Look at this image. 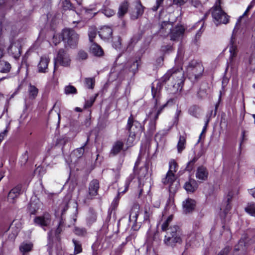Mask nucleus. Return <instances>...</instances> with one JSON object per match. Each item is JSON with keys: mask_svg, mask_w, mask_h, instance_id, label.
I'll return each instance as SVG.
<instances>
[{"mask_svg": "<svg viewBox=\"0 0 255 255\" xmlns=\"http://www.w3.org/2000/svg\"><path fill=\"white\" fill-rule=\"evenodd\" d=\"M184 81V71L181 67H174L169 70L151 88L153 98L155 99V106H157V98L161 88V83L167 85V88L173 93L181 91Z\"/></svg>", "mask_w": 255, "mask_h": 255, "instance_id": "obj_1", "label": "nucleus"}, {"mask_svg": "<svg viewBox=\"0 0 255 255\" xmlns=\"http://www.w3.org/2000/svg\"><path fill=\"white\" fill-rule=\"evenodd\" d=\"M172 220V216H169L161 226L163 231L166 232L164 240V244L172 247L182 242V234L179 227L174 225L168 228L170 223Z\"/></svg>", "mask_w": 255, "mask_h": 255, "instance_id": "obj_2", "label": "nucleus"}, {"mask_svg": "<svg viewBox=\"0 0 255 255\" xmlns=\"http://www.w3.org/2000/svg\"><path fill=\"white\" fill-rule=\"evenodd\" d=\"M172 25L169 21H163L160 25V33L163 36L170 35L171 40H176L184 33L185 29L182 25H177L172 29Z\"/></svg>", "mask_w": 255, "mask_h": 255, "instance_id": "obj_3", "label": "nucleus"}, {"mask_svg": "<svg viewBox=\"0 0 255 255\" xmlns=\"http://www.w3.org/2000/svg\"><path fill=\"white\" fill-rule=\"evenodd\" d=\"M127 129L129 132V137L128 139V142L130 143L133 142L136 135L141 132L142 130L140 123L134 120L132 115H130L128 118Z\"/></svg>", "mask_w": 255, "mask_h": 255, "instance_id": "obj_4", "label": "nucleus"}, {"mask_svg": "<svg viewBox=\"0 0 255 255\" xmlns=\"http://www.w3.org/2000/svg\"><path fill=\"white\" fill-rule=\"evenodd\" d=\"M204 71L203 65L196 60L191 61L187 68V72L189 78L192 81L197 80Z\"/></svg>", "mask_w": 255, "mask_h": 255, "instance_id": "obj_5", "label": "nucleus"}, {"mask_svg": "<svg viewBox=\"0 0 255 255\" xmlns=\"http://www.w3.org/2000/svg\"><path fill=\"white\" fill-rule=\"evenodd\" d=\"M210 11L216 25L221 23L226 24L229 22V16L222 9L220 5H215Z\"/></svg>", "mask_w": 255, "mask_h": 255, "instance_id": "obj_6", "label": "nucleus"}, {"mask_svg": "<svg viewBox=\"0 0 255 255\" xmlns=\"http://www.w3.org/2000/svg\"><path fill=\"white\" fill-rule=\"evenodd\" d=\"M255 242V234L252 235L250 233L244 235L240 240L238 245L235 246L234 250V255H242L245 250L246 244L253 243Z\"/></svg>", "mask_w": 255, "mask_h": 255, "instance_id": "obj_7", "label": "nucleus"}, {"mask_svg": "<svg viewBox=\"0 0 255 255\" xmlns=\"http://www.w3.org/2000/svg\"><path fill=\"white\" fill-rule=\"evenodd\" d=\"M61 37L63 40L66 42L70 46L76 45L79 39L78 35L72 29L63 30Z\"/></svg>", "mask_w": 255, "mask_h": 255, "instance_id": "obj_8", "label": "nucleus"}, {"mask_svg": "<svg viewBox=\"0 0 255 255\" xmlns=\"http://www.w3.org/2000/svg\"><path fill=\"white\" fill-rule=\"evenodd\" d=\"M71 59L67 52L63 49H60L54 59V69L58 64L63 66H68L70 65Z\"/></svg>", "mask_w": 255, "mask_h": 255, "instance_id": "obj_9", "label": "nucleus"}, {"mask_svg": "<svg viewBox=\"0 0 255 255\" xmlns=\"http://www.w3.org/2000/svg\"><path fill=\"white\" fill-rule=\"evenodd\" d=\"M51 218L49 214L46 213L43 215L36 217L34 222L42 228L48 227L51 223Z\"/></svg>", "mask_w": 255, "mask_h": 255, "instance_id": "obj_10", "label": "nucleus"}, {"mask_svg": "<svg viewBox=\"0 0 255 255\" xmlns=\"http://www.w3.org/2000/svg\"><path fill=\"white\" fill-rule=\"evenodd\" d=\"M229 51L230 53V63L233 62L234 58L236 57L238 53V48L236 44V39L235 37L233 34L231 37L230 43L229 45Z\"/></svg>", "mask_w": 255, "mask_h": 255, "instance_id": "obj_11", "label": "nucleus"}, {"mask_svg": "<svg viewBox=\"0 0 255 255\" xmlns=\"http://www.w3.org/2000/svg\"><path fill=\"white\" fill-rule=\"evenodd\" d=\"M8 52L14 58L19 57L21 55V46L18 41L12 43L8 48Z\"/></svg>", "mask_w": 255, "mask_h": 255, "instance_id": "obj_12", "label": "nucleus"}, {"mask_svg": "<svg viewBox=\"0 0 255 255\" xmlns=\"http://www.w3.org/2000/svg\"><path fill=\"white\" fill-rule=\"evenodd\" d=\"M195 201L191 199H187L183 202V212L185 214H188L192 212L195 209Z\"/></svg>", "mask_w": 255, "mask_h": 255, "instance_id": "obj_13", "label": "nucleus"}, {"mask_svg": "<svg viewBox=\"0 0 255 255\" xmlns=\"http://www.w3.org/2000/svg\"><path fill=\"white\" fill-rule=\"evenodd\" d=\"M22 186L18 185L12 188L8 194V200L10 202L14 203L15 199L17 198L20 194Z\"/></svg>", "mask_w": 255, "mask_h": 255, "instance_id": "obj_14", "label": "nucleus"}, {"mask_svg": "<svg viewBox=\"0 0 255 255\" xmlns=\"http://www.w3.org/2000/svg\"><path fill=\"white\" fill-rule=\"evenodd\" d=\"M175 177L174 174L167 172L165 177L162 179V182L164 184L169 185V191L171 192L175 191V189L173 187V183L175 182Z\"/></svg>", "mask_w": 255, "mask_h": 255, "instance_id": "obj_15", "label": "nucleus"}, {"mask_svg": "<svg viewBox=\"0 0 255 255\" xmlns=\"http://www.w3.org/2000/svg\"><path fill=\"white\" fill-rule=\"evenodd\" d=\"M198 184L197 181L193 179H190L186 182L184 185V188L188 193H193L197 189Z\"/></svg>", "mask_w": 255, "mask_h": 255, "instance_id": "obj_16", "label": "nucleus"}, {"mask_svg": "<svg viewBox=\"0 0 255 255\" xmlns=\"http://www.w3.org/2000/svg\"><path fill=\"white\" fill-rule=\"evenodd\" d=\"M208 172L206 168L203 166L199 167L197 169L196 177L199 180L205 181L207 180Z\"/></svg>", "mask_w": 255, "mask_h": 255, "instance_id": "obj_17", "label": "nucleus"}, {"mask_svg": "<svg viewBox=\"0 0 255 255\" xmlns=\"http://www.w3.org/2000/svg\"><path fill=\"white\" fill-rule=\"evenodd\" d=\"M113 33L111 28L108 26H104L99 31V36L103 39H109Z\"/></svg>", "mask_w": 255, "mask_h": 255, "instance_id": "obj_18", "label": "nucleus"}, {"mask_svg": "<svg viewBox=\"0 0 255 255\" xmlns=\"http://www.w3.org/2000/svg\"><path fill=\"white\" fill-rule=\"evenodd\" d=\"M99 188V181L96 180H92L89 185V195L93 197L97 195L98 190Z\"/></svg>", "mask_w": 255, "mask_h": 255, "instance_id": "obj_19", "label": "nucleus"}, {"mask_svg": "<svg viewBox=\"0 0 255 255\" xmlns=\"http://www.w3.org/2000/svg\"><path fill=\"white\" fill-rule=\"evenodd\" d=\"M49 62V59L48 58L45 56L41 57L40 62L38 65V72L40 73L46 72Z\"/></svg>", "mask_w": 255, "mask_h": 255, "instance_id": "obj_20", "label": "nucleus"}, {"mask_svg": "<svg viewBox=\"0 0 255 255\" xmlns=\"http://www.w3.org/2000/svg\"><path fill=\"white\" fill-rule=\"evenodd\" d=\"M139 211V205L137 204H134L132 206L129 216V220L136 222Z\"/></svg>", "mask_w": 255, "mask_h": 255, "instance_id": "obj_21", "label": "nucleus"}, {"mask_svg": "<svg viewBox=\"0 0 255 255\" xmlns=\"http://www.w3.org/2000/svg\"><path fill=\"white\" fill-rule=\"evenodd\" d=\"M128 5V3L127 0H125L121 3L118 12V15L119 17H122L126 13H127Z\"/></svg>", "mask_w": 255, "mask_h": 255, "instance_id": "obj_22", "label": "nucleus"}, {"mask_svg": "<svg viewBox=\"0 0 255 255\" xmlns=\"http://www.w3.org/2000/svg\"><path fill=\"white\" fill-rule=\"evenodd\" d=\"M124 143L120 140L117 141L113 146L111 150L110 154L113 155H116L118 154L123 149Z\"/></svg>", "mask_w": 255, "mask_h": 255, "instance_id": "obj_23", "label": "nucleus"}, {"mask_svg": "<svg viewBox=\"0 0 255 255\" xmlns=\"http://www.w3.org/2000/svg\"><path fill=\"white\" fill-rule=\"evenodd\" d=\"M90 51L93 54L97 56H101L104 53L102 48L96 43H94L91 45Z\"/></svg>", "mask_w": 255, "mask_h": 255, "instance_id": "obj_24", "label": "nucleus"}, {"mask_svg": "<svg viewBox=\"0 0 255 255\" xmlns=\"http://www.w3.org/2000/svg\"><path fill=\"white\" fill-rule=\"evenodd\" d=\"M33 248V244L31 243H22L19 246V250L23 255L30 252Z\"/></svg>", "mask_w": 255, "mask_h": 255, "instance_id": "obj_25", "label": "nucleus"}, {"mask_svg": "<svg viewBox=\"0 0 255 255\" xmlns=\"http://www.w3.org/2000/svg\"><path fill=\"white\" fill-rule=\"evenodd\" d=\"M133 179V176L130 175L127 179H126L125 183L124 184V186L123 187H119L118 189V194H120L121 193L124 194L126 193L128 188L129 185L131 182L132 180Z\"/></svg>", "mask_w": 255, "mask_h": 255, "instance_id": "obj_26", "label": "nucleus"}, {"mask_svg": "<svg viewBox=\"0 0 255 255\" xmlns=\"http://www.w3.org/2000/svg\"><path fill=\"white\" fill-rule=\"evenodd\" d=\"M89 140V137L88 136L86 142L80 148H78L74 150L73 154L77 157L80 158L82 156L84 153L85 147L87 145Z\"/></svg>", "mask_w": 255, "mask_h": 255, "instance_id": "obj_27", "label": "nucleus"}, {"mask_svg": "<svg viewBox=\"0 0 255 255\" xmlns=\"http://www.w3.org/2000/svg\"><path fill=\"white\" fill-rule=\"evenodd\" d=\"M11 69L10 64L7 61H0V72L8 73Z\"/></svg>", "mask_w": 255, "mask_h": 255, "instance_id": "obj_28", "label": "nucleus"}, {"mask_svg": "<svg viewBox=\"0 0 255 255\" xmlns=\"http://www.w3.org/2000/svg\"><path fill=\"white\" fill-rule=\"evenodd\" d=\"M29 98L31 99H35L38 93V89L34 86L30 84L28 89Z\"/></svg>", "mask_w": 255, "mask_h": 255, "instance_id": "obj_29", "label": "nucleus"}, {"mask_svg": "<svg viewBox=\"0 0 255 255\" xmlns=\"http://www.w3.org/2000/svg\"><path fill=\"white\" fill-rule=\"evenodd\" d=\"M186 138L185 136L180 135L177 143V147L178 152L181 153L185 148Z\"/></svg>", "mask_w": 255, "mask_h": 255, "instance_id": "obj_30", "label": "nucleus"}, {"mask_svg": "<svg viewBox=\"0 0 255 255\" xmlns=\"http://www.w3.org/2000/svg\"><path fill=\"white\" fill-rule=\"evenodd\" d=\"M97 220V214L95 211L92 209L89 211L88 216L87 217V220L90 223H93Z\"/></svg>", "mask_w": 255, "mask_h": 255, "instance_id": "obj_31", "label": "nucleus"}, {"mask_svg": "<svg viewBox=\"0 0 255 255\" xmlns=\"http://www.w3.org/2000/svg\"><path fill=\"white\" fill-rule=\"evenodd\" d=\"M245 211L251 216L255 217V203L249 204L245 208Z\"/></svg>", "mask_w": 255, "mask_h": 255, "instance_id": "obj_32", "label": "nucleus"}, {"mask_svg": "<svg viewBox=\"0 0 255 255\" xmlns=\"http://www.w3.org/2000/svg\"><path fill=\"white\" fill-rule=\"evenodd\" d=\"M85 86L88 89H93L95 85V78H86L84 80Z\"/></svg>", "mask_w": 255, "mask_h": 255, "instance_id": "obj_33", "label": "nucleus"}, {"mask_svg": "<svg viewBox=\"0 0 255 255\" xmlns=\"http://www.w3.org/2000/svg\"><path fill=\"white\" fill-rule=\"evenodd\" d=\"M63 8L64 10H71L75 11V7L68 0H65L62 2Z\"/></svg>", "mask_w": 255, "mask_h": 255, "instance_id": "obj_34", "label": "nucleus"}, {"mask_svg": "<svg viewBox=\"0 0 255 255\" xmlns=\"http://www.w3.org/2000/svg\"><path fill=\"white\" fill-rule=\"evenodd\" d=\"M199 157L195 156L192 160L188 162L186 167V170L189 172L191 171L194 168V165L198 159Z\"/></svg>", "mask_w": 255, "mask_h": 255, "instance_id": "obj_35", "label": "nucleus"}, {"mask_svg": "<svg viewBox=\"0 0 255 255\" xmlns=\"http://www.w3.org/2000/svg\"><path fill=\"white\" fill-rule=\"evenodd\" d=\"M113 46L116 49H121L122 47V39L120 37H115L113 40Z\"/></svg>", "mask_w": 255, "mask_h": 255, "instance_id": "obj_36", "label": "nucleus"}, {"mask_svg": "<svg viewBox=\"0 0 255 255\" xmlns=\"http://www.w3.org/2000/svg\"><path fill=\"white\" fill-rule=\"evenodd\" d=\"M64 92L66 95L74 94L77 93V90L75 87L69 85L65 87Z\"/></svg>", "mask_w": 255, "mask_h": 255, "instance_id": "obj_37", "label": "nucleus"}, {"mask_svg": "<svg viewBox=\"0 0 255 255\" xmlns=\"http://www.w3.org/2000/svg\"><path fill=\"white\" fill-rule=\"evenodd\" d=\"M72 242L74 245V253L75 254H79L81 252H82V247H81V244L77 241L76 240L73 239L72 240Z\"/></svg>", "mask_w": 255, "mask_h": 255, "instance_id": "obj_38", "label": "nucleus"}, {"mask_svg": "<svg viewBox=\"0 0 255 255\" xmlns=\"http://www.w3.org/2000/svg\"><path fill=\"white\" fill-rule=\"evenodd\" d=\"M148 169V166L147 164H145L144 166L141 167L140 168L138 175L139 178H141L144 177L147 173Z\"/></svg>", "mask_w": 255, "mask_h": 255, "instance_id": "obj_39", "label": "nucleus"}, {"mask_svg": "<svg viewBox=\"0 0 255 255\" xmlns=\"http://www.w3.org/2000/svg\"><path fill=\"white\" fill-rule=\"evenodd\" d=\"M177 164L174 160H171L169 162V169L168 172L174 173L177 171Z\"/></svg>", "mask_w": 255, "mask_h": 255, "instance_id": "obj_40", "label": "nucleus"}, {"mask_svg": "<svg viewBox=\"0 0 255 255\" xmlns=\"http://www.w3.org/2000/svg\"><path fill=\"white\" fill-rule=\"evenodd\" d=\"M97 96L98 94H96L95 96L91 97L89 100L86 101L84 105V108L86 109L91 107L95 102Z\"/></svg>", "mask_w": 255, "mask_h": 255, "instance_id": "obj_41", "label": "nucleus"}, {"mask_svg": "<svg viewBox=\"0 0 255 255\" xmlns=\"http://www.w3.org/2000/svg\"><path fill=\"white\" fill-rule=\"evenodd\" d=\"M53 231H50L48 233V244L47 245L49 252H50V250L51 249L52 246H53Z\"/></svg>", "mask_w": 255, "mask_h": 255, "instance_id": "obj_42", "label": "nucleus"}, {"mask_svg": "<svg viewBox=\"0 0 255 255\" xmlns=\"http://www.w3.org/2000/svg\"><path fill=\"white\" fill-rule=\"evenodd\" d=\"M87 57L88 54L86 51L83 50H81L78 52L77 54V59L79 60H85L87 58Z\"/></svg>", "mask_w": 255, "mask_h": 255, "instance_id": "obj_43", "label": "nucleus"}, {"mask_svg": "<svg viewBox=\"0 0 255 255\" xmlns=\"http://www.w3.org/2000/svg\"><path fill=\"white\" fill-rule=\"evenodd\" d=\"M89 37L90 42H93V39L95 38L97 35V30L95 28H91L89 31Z\"/></svg>", "mask_w": 255, "mask_h": 255, "instance_id": "obj_44", "label": "nucleus"}, {"mask_svg": "<svg viewBox=\"0 0 255 255\" xmlns=\"http://www.w3.org/2000/svg\"><path fill=\"white\" fill-rule=\"evenodd\" d=\"M139 60H136L135 61H133L129 67V70L133 73L137 70L139 63Z\"/></svg>", "mask_w": 255, "mask_h": 255, "instance_id": "obj_45", "label": "nucleus"}, {"mask_svg": "<svg viewBox=\"0 0 255 255\" xmlns=\"http://www.w3.org/2000/svg\"><path fill=\"white\" fill-rule=\"evenodd\" d=\"M74 233L78 236H84L86 234V230L84 228H80L78 227H75L74 229Z\"/></svg>", "mask_w": 255, "mask_h": 255, "instance_id": "obj_46", "label": "nucleus"}, {"mask_svg": "<svg viewBox=\"0 0 255 255\" xmlns=\"http://www.w3.org/2000/svg\"><path fill=\"white\" fill-rule=\"evenodd\" d=\"M170 103H172V100H170L169 101H168L166 103L164 104L163 105H162L161 107H160V108L158 110L157 113H156V115L155 117V120H157L158 118V116L160 114V113H161L162 111L163 110V109L167 106V105L168 104H169Z\"/></svg>", "mask_w": 255, "mask_h": 255, "instance_id": "obj_47", "label": "nucleus"}, {"mask_svg": "<svg viewBox=\"0 0 255 255\" xmlns=\"http://www.w3.org/2000/svg\"><path fill=\"white\" fill-rule=\"evenodd\" d=\"M199 109L198 107L196 106H192L190 107V108L189 110V112L190 115H192L193 116H194L195 117H197L198 115V111Z\"/></svg>", "mask_w": 255, "mask_h": 255, "instance_id": "obj_48", "label": "nucleus"}, {"mask_svg": "<svg viewBox=\"0 0 255 255\" xmlns=\"http://www.w3.org/2000/svg\"><path fill=\"white\" fill-rule=\"evenodd\" d=\"M103 13L107 16L110 17L114 14L115 12L111 9L105 8L103 9Z\"/></svg>", "mask_w": 255, "mask_h": 255, "instance_id": "obj_49", "label": "nucleus"}, {"mask_svg": "<svg viewBox=\"0 0 255 255\" xmlns=\"http://www.w3.org/2000/svg\"><path fill=\"white\" fill-rule=\"evenodd\" d=\"M9 125L10 123H8L7 126H6V129L0 133V140H2L4 136L6 135L9 129Z\"/></svg>", "mask_w": 255, "mask_h": 255, "instance_id": "obj_50", "label": "nucleus"}, {"mask_svg": "<svg viewBox=\"0 0 255 255\" xmlns=\"http://www.w3.org/2000/svg\"><path fill=\"white\" fill-rule=\"evenodd\" d=\"M138 40V39H135V37H132L130 39V41L129 43H128V45L127 47V50H129V51L131 50L133 48L132 43H136L137 41Z\"/></svg>", "mask_w": 255, "mask_h": 255, "instance_id": "obj_51", "label": "nucleus"}, {"mask_svg": "<svg viewBox=\"0 0 255 255\" xmlns=\"http://www.w3.org/2000/svg\"><path fill=\"white\" fill-rule=\"evenodd\" d=\"M136 9H137V11H136L137 15L135 16V18H137L139 15H141L143 12V7L140 4H139L137 6Z\"/></svg>", "mask_w": 255, "mask_h": 255, "instance_id": "obj_52", "label": "nucleus"}, {"mask_svg": "<svg viewBox=\"0 0 255 255\" xmlns=\"http://www.w3.org/2000/svg\"><path fill=\"white\" fill-rule=\"evenodd\" d=\"M234 195V193L233 191H230L228 193V194L227 197V202L228 203L227 206H228L229 205Z\"/></svg>", "mask_w": 255, "mask_h": 255, "instance_id": "obj_53", "label": "nucleus"}, {"mask_svg": "<svg viewBox=\"0 0 255 255\" xmlns=\"http://www.w3.org/2000/svg\"><path fill=\"white\" fill-rule=\"evenodd\" d=\"M163 0H156V4L152 7L153 11H156L159 8V6L163 2Z\"/></svg>", "mask_w": 255, "mask_h": 255, "instance_id": "obj_54", "label": "nucleus"}, {"mask_svg": "<svg viewBox=\"0 0 255 255\" xmlns=\"http://www.w3.org/2000/svg\"><path fill=\"white\" fill-rule=\"evenodd\" d=\"M187 0H173V4L181 6L183 5Z\"/></svg>", "mask_w": 255, "mask_h": 255, "instance_id": "obj_55", "label": "nucleus"}, {"mask_svg": "<svg viewBox=\"0 0 255 255\" xmlns=\"http://www.w3.org/2000/svg\"><path fill=\"white\" fill-rule=\"evenodd\" d=\"M230 248L226 247L218 255H227L230 252Z\"/></svg>", "mask_w": 255, "mask_h": 255, "instance_id": "obj_56", "label": "nucleus"}, {"mask_svg": "<svg viewBox=\"0 0 255 255\" xmlns=\"http://www.w3.org/2000/svg\"><path fill=\"white\" fill-rule=\"evenodd\" d=\"M29 210L30 214H34L37 211V209L33 206V203H31L29 204Z\"/></svg>", "mask_w": 255, "mask_h": 255, "instance_id": "obj_57", "label": "nucleus"}, {"mask_svg": "<svg viewBox=\"0 0 255 255\" xmlns=\"http://www.w3.org/2000/svg\"><path fill=\"white\" fill-rule=\"evenodd\" d=\"M172 47L169 45H164L161 47V50L163 52H166L167 51H171Z\"/></svg>", "mask_w": 255, "mask_h": 255, "instance_id": "obj_58", "label": "nucleus"}, {"mask_svg": "<svg viewBox=\"0 0 255 255\" xmlns=\"http://www.w3.org/2000/svg\"><path fill=\"white\" fill-rule=\"evenodd\" d=\"M92 249L93 250L92 255H98V247L97 246V244H94L92 246Z\"/></svg>", "mask_w": 255, "mask_h": 255, "instance_id": "obj_59", "label": "nucleus"}, {"mask_svg": "<svg viewBox=\"0 0 255 255\" xmlns=\"http://www.w3.org/2000/svg\"><path fill=\"white\" fill-rule=\"evenodd\" d=\"M198 96L200 98H203L205 97L206 94L204 90H200L198 92Z\"/></svg>", "mask_w": 255, "mask_h": 255, "instance_id": "obj_60", "label": "nucleus"}, {"mask_svg": "<svg viewBox=\"0 0 255 255\" xmlns=\"http://www.w3.org/2000/svg\"><path fill=\"white\" fill-rule=\"evenodd\" d=\"M118 204H119V197L117 196L114 199V200L112 204V206H113V208H116L117 207Z\"/></svg>", "mask_w": 255, "mask_h": 255, "instance_id": "obj_61", "label": "nucleus"}, {"mask_svg": "<svg viewBox=\"0 0 255 255\" xmlns=\"http://www.w3.org/2000/svg\"><path fill=\"white\" fill-rule=\"evenodd\" d=\"M150 212L149 211H147L146 210L144 211V219L145 221H148L149 218L150 216Z\"/></svg>", "mask_w": 255, "mask_h": 255, "instance_id": "obj_62", "label": "nucleus"}, {"mask_svg": "<svg viewBox=\"0 0 255 255\" xmlns=\"http://www.w3.org/2000/svg\"><path fill=\"white\" fill-rule=\"evenodd\" d=\"M62 232V228L61 227L58 226L56 230L55 231V236L57 238H58L59 235Z\"/></svg>", "mask_w": 255, "mask_h": 255, "instance_id": "obj_63", "label": "nucleus"}, {"mask_svg": "<svg viewBox=\"0 0 255 255\" xmlns=\"http://www.w3.org/2000/svg\"><path fill=\"white\" fill-rule=\"evenodd\" d=\"M249 193L255 198V187L249 190Z\"/></svg>", "mask_w": 255, "mask_h": 255, "instance_id": "obj_64", "label": "nucleus"}]
</instances>
